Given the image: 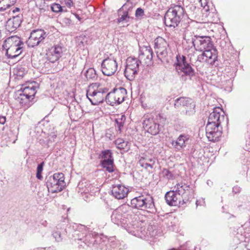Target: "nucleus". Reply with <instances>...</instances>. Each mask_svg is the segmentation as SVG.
<instances>
[{
  "label": "nucleus",
  "mask_w": 250,
  "mask_h": 250,
  "mask_svg": "<svg viewBox=\"0 0 250 250\" xmlns=\"http://www.w3.org/2000/svg\"><path fill=\"white\" fill-rule=\"evenodd\" d=\"M135 216L132 208L125 204L113 211L111 219L115 224L125 228L131 224Z\"/></svg>",
  "instance_id": "nucleus-1"
},
{
  "label": "nucleus",
  "mask_w": 250,
  "mask_h": 250,
  "mask_svg": "<svg viewBox=\"0 0 250 250\" xmlns=\"http://www.w3.org/2000/svg\"><path fill=\"white\" fill-rule=\"evenodd\" d=\"M23 42L17 36L7 38L2 46L5 51V55L8 59H13L19 56L23 51Z\"/></svg>",
  "instance_id": "nucleus-2"
},
{
  "label": "nucleus",
  "mask_w": 250,
  "mask_h": 250,
  "mask_svg": "<svg viewBox=\"0 0 250 250\" xmlns=\"http://www.w3.org/2000/svg\"><path fill=\"white\" fill-rule=\"evenodd\" d=\"M176 61L175 63V70L180 76L181 81L186 82L188 80H191L195 75V71L188 62L186 56L178 55Z\"/></svg>",
  "instance_id": "nucleus-3"
},
{
  "label": "nucleus",
  "mask_w": 250,
  "mask_h": 250,
  "mask_svg": "<svg viewBox=\"0 0 250 250\" xmlns=\"http://www.w3.org/2000/svg\"><path fill=\"white\" fill-rule=\"evenodd\" d=\"M185 13V9L182 6L172 5L165 15V25L170 27H177L183 18Z\"/></svg>",
  "instance_id": "nucleus-4"
},
{
  "label": "nucleus",
  "mask_w": 250,
  "mask_h": 250,
  "mask_svg": "<svg viewBox=\"0 0 250 250\" xmlns=\"http://www.w3.org/2000/svg\"><path fill=\"white\" fill-rule=\"evenodd\" d=\"M107 91V88L100 87L98 83H93L89 86L86 95L92 104L98 105L105 99Z\"/></svg>",
  "instance_id": "nucleus-5"
},
{
  "label": "nucleus",
  "mask_w": 250,
  "mask_h": 250,
  "mask_svg": "<svg viewBox=\"0 0 250 250\" xmlns=\"http://www.w3.org/2000/svg\"><path fill=\"white\" fill-rule=\"evenodd\" d=\"M46 185L48 191L51 193L61 191L65 187L64 174L62 172L55 173L45 178Z\"/></svg>",
  "instance_id": "nucleus-6"
},
{
  "label": "nucleus",
  "mask_w": 250,
  "mask_h": 250,
  "mask_svg": "<svg viewBox=\"0 0 250 250\" xmlns=\"http://www.w3.org/2000/svg\"><path fill=\"white\" fill-rule=\"evenodd\" d=\"M143 127L152 135H155L160 131L159 124L163 120L160 115H156L155 118L151 114L144 116Z\"/></svg>",
  "instance_id": "nucleus-7"
},
{
  "label": "nucleus",
  "mask_w": 250,
  "mask_h": 250,
  "mask_svg": "<svg viewBox=\"0 0 250 250\" xmlns=\"http://www.w3.org/2000/svg\"><path fill=\"white\" fill-rule=\"evenodd\" d=\"M174 107L181 110L182 113L188 116L195 113V104L193 100L187 97H180L175 100Z\"/></svg>",
  "instance_id": "nucleus-8"
},
{
  "label": "nucleus",
  "mask_w": 250,
  "mask_h": 250,
  "mask_svg": "<svg viewBox=\"0 0 250 250\" xmlns=\"http://www.w3.org/2000/svg\"><path fill=\"white\" fill-rule=\"evenodd\" d=\"M141 64L140 60L138 59L129 57L126 60V65L124 71L125 77L129 81L134 79L139 71Z\"/></svg>",
  "instance_id": "nucleus-9"
},
{
  "label": "nucleus",
  "mask_w": 250,
  "mask_h": 250,
  "mask_svg": "<svg viewBox=\"0 0 250 250\" xmlns=\"http://www.w3.org/2000/svg\"><path fill=\"white\" fill-rule=\"evenodd\" d=\"M126 95V89L123 87H120L108 93L105 96V101L111 105L119 104L124 101Z\"/></svg>",
  "instance_id": "nucleus-10"
},
{
  "label": "nucleus",
  "mask_w": 250,
  "mask_h": 250,
  "mask_svg": "<svg viewBox=\"0 0 250 250\" xmlns=\"http://www.w3.org/2000/svg\"><path fill=\"white\" fill-rule=\"evenodd\" d=\"M168 44L162 37H158L154 40V48L157 57L162 62H167V47Z\"/></svg>",
  "instance_id": "nucleus-11"
},
{
  "label": "nucleus",
  "mask_w": 250,
  "mask_h": 250,
  "mask_svg": "<svg viewBox=\"0 0 250 250\" xmlns=\"http://www.w3.org/2000/svg\"><path fill=\"white\" fill-rule=\"evenodd\" d=\"M101 67L104 75L110 76L114 75L117 71L118 63L114 57L110 55L103 61Z\"/></svg>",
  "instance_id": "nucleus-12"
},
{
  "label": "nucleus",
  "mask_w": 250,
  "mask_h": 250,
  "mask_svg": "<svg viewBox=\"0 0 250 250\" xmlns=\"http://www.w3.org/2000/svg\"><path fill=\"white\" fill-rule=\"evenodd\" d=\"M36 94L35 87L33 86H25L18 91L17 100L21 104H26L34 99Z\"/></svg>",
  "instance_id": "nucleus-13"
},
{
  "label": "nucleus",
  "mask_w": 250,
  "mask_h": 250,
  "mask_svg": "<svg viewBox=\"0 0 250 250\" xmlns=\"http://www.w3.org/2000/svg\"><path fill=\"white\" fill-rule=\"evenodd\" d=\"M165 199L167 204L171 206H180L188 202V199L182 197V195L174 191L167 192L165 195Z\"/></svg>",
  "instance_id": "nucleus-14"
},
{
  "label": "nucleus",
  "mask_w": 250,
  "mask_h": 250,
  "mask_svg": "<svg viewBox=\"0 0 250 250\" xmlns=\"http://www.w3.org/2000/svg\"><path fill=\"white\" fill-rule=\"evenodd\" d=\"M202 54L197 57V61L200 62H207L211 64H213L217 60V50L212 46L211 48L203 51Z\"/></svg>",
  "instance_id": "nucleus-15"
},
{
  "label": "nucleus",
  "mask_w": 250,
  "mask_h": 250,
  "mask_svg": "<svg viewBox=\"0 0 250 250\" xmlns=\"http://www.w3.org/2000/svg\"><path fill=\"white\" fill-rule=\"evenodd\" d=\"M219 125L207 124L206 127V136L209 141L216 142L221 136L222 131Z\"/></svg>",
  "instance_id": "nucleus-16"
},
{
  "label": "nucleus",
  "mask_w": 250,
  "mask_h": 250,
  "mask_svg": "<svg viewBox=\"0 0 250 250\" xmlns=\"http://www.w3.org/2000/svg\"><path fill=\"white\" fill-rule=\"evenodd\" d=\"M133 7V3L129 0H127V2L119 9L118 13L121 17L118 19V22L123 21L128 22L130 21V19H133V18L130 16Z\"/></svg>",
  "instance_id": "nucleus-17"
},
{
  "label": "nucleus",
  "mask_w": 250,
  "mask_h": 250,
  "mask_svg": "<svg viewBox=\"0 0 250 250\" xmlns=\"http://www.w3.org/2000/svg\"><path fill=\"white\" fill-rule=\"evenodd\" d=\"M196 50L203 51L211 48L213 46L211 39L209 36H196Z\"/></svg>",
  "instance_id": "nucleus-18"
},
{
  "label": "nucleus",
  "mask_w": 250,
  "mask_h": 250,
  "mask_svg": "<svg viewBox=\"0 0 250 250\" xmlns=\"http://www.w3.org/2000/svg\"><path fill=\"white\" fill-rule=\"evenodd\" d=\"M22 20V15L19 14L14 16L12 18L9 19L6 22L5 25L6 30L12 33L17 30L21 24Z\"/></svg>",
  "instance_id": "nucleus-19"
},
{
  "label": "nucleus",
  "mask_w": 250,
  "mask_h": 250,
  "mask_svg": "<svg viewBox=\"0 0 250 250\" xmlns=\"http://www.w3.org/2000/svg\"><path fill=\"white\" fill-rule=\"evenodd\" d=\"M46 36V33L42 29L33 30L30 34L29 38V42L31 43V46L34 47L39 44Z\"/></svg>",
  "instance_id": "nucleus-20"
},
{
  "label": "nucleus",
  "mask_w": 250,
  "mask_h": 250,
  "mask_svg": "<svg viewBox=\"0 0 250 250\" xmlns=\"http://www.w3.org/2000/svg\"><path fill=\"white\" fill-rule=\"evenodd\" d=\"M128 192V188L122 185H114L112 187L111 194L118 200L123 199L126 197Z\"/></svg>",
  "instance_id": "nucleus-21"
},
{
  "label": "nucleus",
  "mask_w": 250,
  "mask_h": 250,
  "mask_svg": "<svg viewBox=\"0 0 250 250\" xmlns=\"http://www.w3.org/2000/svg\"><path fill=\"white\" fill-rule=\"evenodd\" d=\"M62 53V46L56 45L52 47L47 53V60L51 62L54 63L58 61Z\"/></svg>",
  "instance_id": "nucleus-22"
},
{
  "label": "nucleus",
  "mask_w": 250,
  "mask_h": 250,
  "mask_svg": "<svg viewBox=\"0 0 250 250\" xmlns=\"http://www.w3.org/2000/svg\"><path fill=\"white\" fill-rule=\"evenodd\" d=\"M142 201L143 210H146L148 212L152 213L156 212V209L153 199L150 195L142 194Z\"/></svg>",
  "instance_id": "nucleus-23"
},
{
  "label": "nucleus",
  "mask_w": 250,
  "mask_h": 250,
  "mask_svg": "<svg viewBox=\"0 0 250 250\" xmlns=\"http://www.w3.org/2000/svg\"><path fill=\"white\" fill-rule=\"evenodd\" d=\"M153 51L150 46H146L139 55L138 60L140 62L143 61L147 65H151L152 63Z\"/></svg>",
  "instance_id": "nucleus-24"
},
{
  "label": "nucleus",
  "mask_w": 250,
  "mask_h": 250,
  "mask_svg": "<svg viewBox=\"0 0 250 250\" xmlns=\"http://www.w3.org/2000/svg\"><path fill=\"white\" fill-rule=\"evenodd\" d=\"M221 109L220 108H214L213 111L210 113L208 124H212L220 125L222 120L224 119V115L221 116L220 112Z\"/></svg>",
  "instance_id": "nucleus-25"
},
{
  "label": "nucleus",
  "mask_w": 250,
  "mask_h": 250,
  "mask_svg": "<svg viewBox=\"0 0 250 250\" xmlns=\"http://www.w3.org/2000/svg\"><path fill=\"white\" fill-rule=\"evenodd\" d=\"M189 139V137L188 135L183 134H181L176 140H172L171 144L175 149L180 150L186 147Z\"/></svg>",
  "instance_id": "nucleus-26"
},
{
  "label": "nucleus",
  "mask_w": 250,
  "mask_h": 250,
  "mask_svg": "<svg viewBox=\"0 0 250 250\" xmlns=\"http://www.w3.org/2000/svg\"><path fill=\"white\" fill-rule=\"evenodd\" d=\"M155 162V159L150 157L145 154H143L141 156L139 161V164L140 166L146 169L149 168L152 169Z\"/></svg>",
  "instance_id": "nucleus-27"
},
{
  "label": "nucleus",
  "mask_w": 250,
  "mask_h": 250,
  "mask_svg": "<svg viewBox=\"0 0 250 250\" xmlns=\"http://www.w3.org/2000/svg\"><path fill=\"white\" fill-rule=\"evenodd\" d=\"M65 232V228L64 225L62 226L58 224L56 229L52 232V236L57 242H61L62 240V235Z\"/></svg>",
  "instance_id": "nucleus-28"
},
{
  "label": "nucleus",
  "mask_w": 250,
  "mask_h": 250,
  "mask_svg": "<svg viewBox=\"0 0 250 250\" xmlns=\"http://www.w3.org/2000/svg\"><path fill=\"white\" fill-rule=\"evenodd\" d=\"M176 192H178V194L184 195L190 190V187L186 184L180 183L177 184L175 186Z\"/></svg>",
  "instance_id": "nucleus-29"
},
{
  "label": "nucleus",
  "mask_w": 250,
  "mask_h": 250,
  "mask_svg": "<svg viewBox=\"0 0 250 250\" xmlns=\"http://www.w3.org/2000/svg\"><path fill=\"white\" fill-rule=\"evenodd\" d=\"M115 144L117 147L120 149H123L125 151H127L130 148L129 143L125 141L122 138H118L115 141Z\"/></svg>",
  "instance_id": "nucleus-30"
},
{
  "label": "nucleus",
  "mask_w": 250,
  "mask_h": 250,
  "mask_svg": "<svg viewBox=\"0 0 250 250\" xmlns=\"http://www.w3.org/2000/svg\"><path fill=\"white\" fill-rule=\"evenodd\" d=\"M142 194L137 197L133 198L131 200V205L132 208L138 209H143L142 205Z\"/></svg>",
  "instance_id": "nucleus-31"
},
{
  "label": "nucleus",
  "mask_w": 250,
  "mask_h": 250,
  "mask_svg": "<svg viewBox=\"0 0 250 250\" xmlns=\"http://www.w3.org/2000/svg\"><path fill=\"white\" fill-rule=\"evenodd\" d=\"M196 37L195 38V40H192L190 42L191 43H189V41H184V42H183V44L185 51H187V52H188L189 51L193 52L194 50H196Z\"/></svg>",
  "instance_id": "nucleus-32"
},
{
  "label": "nucleus",
  "mask_w": 250,
  "mask_h": 250,
  "mask_svg": "<svg viewBox=\"0 0 250 250\" xmlns=\"http://www.w3.org/2000/svg\"><path fill=\"white\" fill-rule=\"evenodd\" d=\"M102 165L103 167L105 168L106 170L109 172H112L114 171L113 160H103L102 161Z\"/></svg>",
  "instance_id": "nucleus-33"
},
{
  "label": "nucleus",
  "mask_w": 250,
  "mask_h": 250,
  "mask_svg": "<svg viewBox=\"0 0 250 250\" xmlns=\"http://www.w3.org/2000/svg\"><path fill=\"white\" fill-rule=\"evenodd\" d=\"M84 75L87 80H94L96 77V73L94 69L92 68H88L85 72H83Z\"/></svg>",
  "instance_id": "nucleus-34"
},
{
  "label": "nucleus",
  "mask_w": 250,
  "mask_h": 250,
  "mask_svg": "<svg viewBox=\"0 0 250 250\" xmlns=\"http://www.w3.org/2000/svg\"><path fill=\"white\" fill-rule=\"evenodd\" d=\"M100 156L103 159V160H113L112 152L110 150H105L101 152Z\"/></svg>",
  "instance_id": "nucleus-35"
},
{
  "label": "nucleus",
  "mask_w": 250,
  "mask_h": 250,
  "mask_svg": "<svg viewBox=\"0 0 250 250\" xmlns=\"http://www.w3.org/2000/svg\"><path fill=\"white\" fill-rule=\"evenodd\" d=\"M196 35H193L192 33L187 30L185 32L184 35V41H189V43H191L192 40H195Z\"/></svg>",
  "instance_id": "nucleus-36"
},
{
  "label": "nucleus",
  "mask_w": 250,
  "mask_h": 250,
  "mask_svg": "<svg viewBox=\"0 0 250 250\" xmlns=\"http://www.w3.org/2000/svg\"><path fill=\"white\" fill-rule=\"evenodd\" d=\"M43 165L44 163L42 162L38 165L37 168L36 177L39 180H42V172L43 170Z\"/></svg>",
  "instance_id": "nucleus-37"
},
{
  "label": "nucleus",
  "mask_w": 250,
  "mask_h": 250,
  "mask_svg": "<svg viewBox=\"0 0 250 250\" xmlns=\"http://www.w3.org/2000/svg\"><path fill=\"white\" fill-rule=\"evenodd\" d=\"M51 9L52 11L55 13L62 12V7L59 4L54 3L51 6Z\"/></svg>",
  "instance_id": "nucleus-38"
},
{
  "label": "nucleus",
  "mask_w": 250,
  "mask_h": 250,
  "mask_svg": "<svg viewBox=\"0 0 250 250\" xmlns=\"http://www.w3.org/2000/svg\"><path fill=\"white\" fill-rule=\"evenodd\" d=\"M162 174L163 177L167 179H170L173 177V175L171 172L167 168H164L162 171Z\"/></svg>",
  "instance_id": "nucleus-39"
},
{
  "label": "nucleus",
  "mask_w": 250,
  "mask_h": 250,
  "mask_svg": "<svg viewBox=\"0 0 250 250\" xmlns=\"http://www.w3.org/2000/svg\"><path fill=\"white\" fill-rule=\"evenodd\" d=\"M16 75L18 76L23 77L25 73H26V71L25 69L21 66L17 67L16 70Z\"/></svg>",
  "instance_id": "nucleus-40"
},
{
  "label": "nucleus",
  "mask_w": 250,
  "mask_h": 250,
  "mask_svg": "<svg viewBox=\"0 0 250 250\" xmlns=\"http://www.w3.org/2000/svg\"><path fill=\"white\" fill-rule=\"evenodd\" d=\"M5 1V0H0V11H4L10 7V4H4Z\"/></svg>",
  "instance_id": "nucleus-41"
},
{
  "label": "nucleus",
  "mask_w": 250,
  "mask_h": 250,
  "mask_svg": "<svg viewBox=\"0 0 250 250\" xmlns=\"http://www.w3.org/2000/svg\"><path fill=\"white\" fill-rule=\"evenodd\" d=\"M79 41H80L81 44H82L83 46H84L85 44H87L88 38L85 35H81V36H79Z\"/></svg>",
  "instance_id": "nucleus-42"
},
{
  "label": "nucleus",
  "mask_w": 250,
  "mask_h": 250,
  "mask_svg": "<svg viewBox=\"0 0 250 250\" xmlns=\"http://www.w3.org/2000/svg\"><path fill=\"white\" fill-rule=\"evenodd\" d=\"M144 15V11L141 8H138L135 12V16L137 18L142 17Z\"/></svg>",
  "instance_id": "nucleus-43"
},
{
  "label": "nucleus",
  "mask_w": 250,
  "mask_h": 250,
  "mask_svg": "<svg viewBox=\"0 0 250 250\" xmlns=\"http://www.w3.org/2000/svg\"><path fill=\"white\" fill-rule=\"evenodd\" d=\"M89 191V190L88 189H87V191L85 192L83 194V193L82 192V196L83 197V199L85 200V201H87L88 199L89 198V196H91V195H90L89 194H88L87 192Z\"/></svg>",
  "instance_id": "nucleus-44"
},
{
  "label": "nucleus",
  "mask_w": 250,
  "mask_h": 250,
  "mask_svg": "<svg viewBox=\"0 0 250 250\" xmlns=\"http://www.w3.org/2000/svg\"><path fill=\"white\" fill-rule=\"evenodd\" d=\"M240 190H241V188L237 186H234L232 188L233 192H234L235 194L239 193Z\"/></svg>",
  "instance_id": "nucleus-45"
},
{
  "label": "nucleus",
  "mask_w": 250,
  "mask_h": 250,
  "mask_svg": "<svg viewBox=\"0 0 250 250\" xmlns=\"http://www.w3.org/2000/svg\"><path fill=\"white\" fill-rule=\"evenodd\" d=\"M190 10L193 12H194V13L192 14V17H194V12L195 13H197V11H199V9L198 8H197L196 7V6H194V5H191L190 7Z\"/></svg>",
  "instance_id": "nucleus-46"
},
{
  "label": "nucleus",
  "mask_w": 250,
  "mask_h": 250,
  "mask_svg": "<svg viewBox=\"0 0 250 250\" xmlns=\"http://www.w3.org/2000/svg\"><path fill=\"white\" fill-rule=\"evenodd\" d=\"M6 122V117L5 116H0V124L4 125Z\"/></svg>",
  "instance_id": "nucleus-47"
},
{
  "label": "nucleus",
  "mask_w": 250,
  "mask_h": 250,
  "mask_svg": "<svg viewBox=\"0 0 250 250\" xmlns=\"http://www.w3.org/2000/svg\"><path fill=\"white\" fill-rule=\"evenodd\" d=\"M80 229H84L85 232L83 233V234L85 235L86 234V230L85 227L83 225H82L79 224V230Z\"/></svg>",
  "instance_id": "nucleus-48"
},
{
  "label": "nucleus",
  "mask_w": 250,
  "mask_h": 250,
  "mask_svg": "<svg viewBox=\"0 0 250 250\" xmlns=\"http://www.w3.org/2000/svg\"><path fill=\"white\" fill-rule=\"evenodd\" d=\"M116 122L118 125L119 130H121V127L123 126V124L121 122H119L117 120H116Z\"/></svg>",
  "instance_id": "nucleus-49"
},
{
  "label": "nucleus",
  "mask_w": 250,
  "mask_h": 250,
  "mask_svg": "<svg viewBox=\"0 0 250 250\" xmlns=\"http://www.w3.org/2000/svg\"><path fill=\"white\" fill-rule=\"evenodd\" d=\"M88 54L87 49H83V55L84 56H86Z\"/></svg>",
  "instance_id": "nucleus-50"
},
{
  "label": "nucleus",
  "mask_w": 250,
  "mask_h": 250,
  "mask_svg": "<svg viewBox=\"0 0 250 250\" xmlns=\"http://www.w3.org/2000/svg\"><path fill=\"white\" fill-rule=\"evenodd\" d=\"M7 0H5V1H6ZM10 1V3L11 4H10V6L11 5H14L16 1V0H9Z\"/></svg>",
  "instance_id": "nucleus-51"
},
{
  "label": "nucleus",
  "mask_w": 250,
  "mask_h": 250,
  "mask_svg": "<svg viewBox=\"0 0 250 250\" xmlns=\"http://www.w3.org/2000/svg\"><path fill=\"white\" fill-rule=\"evenodd\" d=\"M20 8L18 7H16L15 9L13 10V12L15 13L16 12H19L20 11Z\"/></svg>",
  "instance_id": "nucleus-52"
},
{
  "label": "nucleus",
  "mask_w": 250,
  "mask_h": 250,
  "mask_svg": "<svg viewBox=\"0 0 250 250\" xmlns=\"http://www.w3.org/2000/svg\"><path fill=\"white\" fill-rule=\"evenodd\" d=\"M196 204L197 206H198L199 205V203H198V201H196Z\"/></svg>",
  "instance_id": "nucleus-53"
},
{
  "label": "nucleus",
  "mask_w": 250,
  "mask_h": 250,
  "mask_svg": "<svg viewBox=\"0 0 250 250\" xmlns=\"http://www.w3.org/2000/svg\"><path fill=\"white\" fill-rule=\"evenodd\" d=\"M75 17H76V18H77V19H78L79 16H78V14H75Z\"/></svg>",
  "instance_id": "nucleus-54"
},
{
  "label": "nucleus",
  "mask_w": 250,
  "mask_h": 250,
  "mask_svg": "<svg viewBox=\"0 0 250 250\" xmlns=\"http://www.w3.org/2000/svg\"><path fill=\"white\" fill-rule=\"evenodd\" d=\"M80 120H79V122H82V121H83V118L81 117V118H80Z\"/></svg>",
  "instance_id": "nucleus-55"
},
{
  "label": "nucleus",
  "mask_w": 250,
  "mask_h": 250,
  "mask_svg": "<svg viewBox=\"0 0 250 250\" xmlns=\"http://www.w3.org/2000/svg\"><path fill=\"white\" fill-rule=\"evenodd\" d=\"M79 47H81V44H80V43H79Z\"/></svg>",
  "instance_id": "nucleus-56"
},
{
  "label": "nucleus",
  "mask_w": 250,
  "mask_h": 250,
  "mask_svg": "<svg viewBox=\"0 0 250 250\" xmlns=\"http://www.w3.org/2000/svg\"><path fill=\"white\" fill-rule=\"evenodd\" d=\"M79 21H81V19H80V17H79Z\"/></svg>",
  "instance_id": "nucleus-57"
}]
</instances>
